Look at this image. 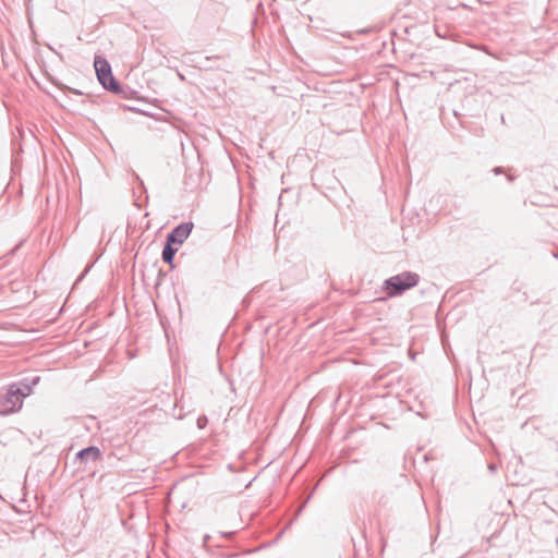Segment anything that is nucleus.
<instances>
[{"label":"nucleus","mask_w":558,"mask_h":558,"mask_svg":"<svg viewBox=\"0 0 558 558\" xmlns=\"http://www.w3.org/2000/svg\"><path fill=\"white\" fill-rule=\"evenodd\" d=\"M32 393V385L25 380L10 385L0 391V414L8 415L22 409L23 400Z\"/></svg>","instance_id":"f257e3e1"},{"label":"nucleus","mask_w":558,"mask_h":558,"mask_svg":"<svg viewBox=\"0 0 558 558\" xmlns=\"http://www.w3.org/2000/svg\"><path fill=\"white\" fill-rule=\"evenodd\" d=\"M417 282L418 276L413 272H402L393 276L385 282L387 294L389 296H395L415 287Z\"/></svg>","instance_id":"f03ea898"},{"label":"nucleus","mask_w":558,"mask_h":558,"mask_svg":"<svg viewBox=\"0 0 558 558\" xmlns=\"http://www.w3.org/2000/svg\"><path fill=\"white\" fill-rule=\"evenodd\" d=\"M192 231V223H182L178 226L169 235L168 242L173 245L180 246L190 235Z\"/></svg>","instance_id":"7ed1b4c3"},{"label":"nucleus","mask_w":558,"mask_h":558,"mask_svg":"<svg viewBox=\"0 0 558 558\" xmlns=\"http://www.w3.org/2000/svg\"><path fill=\"white\" fill-rule=\"evenodd\" d=\"M99 457H100V450H99V448L94 447V446L82 449L76 453V458L80 459L81 461H85V462H94V461L98 460Z\"/></svg>","instance_id":"20e7f679"},{"label":"nucleus","mask_w":558,"mask_h":558,"mask_svg":"<svg viewBox=\"0 0 558 558\" xmlns=\"http://www.w3.org/2000/svg\"><path fill=\"white\" fill-rule=\"evenodd\" d=\"M94 66L97 75L98 82L105 88V58L101 56H96L94 61Z\"/></svg>","instance_id":"39448f33"},{"label":"nucleus","mask_w":558,"mask_h":558,"mask_svg":"<svg viewBox=\"0 0 558 558\" xmlns=\"http://www.w3.org/2000/svg\"><path fill=\"white\" fill-rule=\"evenodd\" d=\"M178 251V247H173V244H170V242L167 241V245L165 246L162 251V259L165 263L172 265L173 257Z\"/></svg>","instance_id":"423d86ee"},{"label":"nucleus","mask_w":558,"mask_h":558,"mask_svg":"<svg viewBox=\"0 0 558 558\" xmlns=\"http://www.w3.org/2000/svg\"><path fill=\"white\" fill-rule=\"evenodd\" d=\"M107 89H110L111 92L119 94L121 93V88L118 85V83L113 80V77H109V84H107Z\"/></svg>","instance_id":"0eeeda50"},{"label":"nucleus","mask_w":558,"mask_h":558,"mask_svg":"<svg viewBox=\"0 0 558 558\" xmlns=\"http://www.w3.org/2000/svg\"><path fill=\"white\" fill-rule=\"evenodd\" d=\"M90 267H92V265H90V266H88V267H86V269L84 270V272H83V275H82V276H84L87 271H89Z\"/></svg>","instance_id":"6e6552de"},{"label":"nucleus","mask_w":558,"mask_h":558,"mask_svg":"<svg viewBox=\"0 0 558 558\" xmlns=\"http://www.w3.org/2000/svg\"><path fill=\"white\" fill-rule=\"evenodd\" d=\"M38 380H39V378H38V377H36V378H34V379H33V383H32V384H33V385H36Z\"/></svg>","instance_id":"1a4fd4ad"},{"label":"nucleus","mask_w":558,"mask_h":558,"mask_svg":"<svg viewBox=\"0 0 558 558\" xmlns=\"http://www.w3.org/2000/svg\"><path fill=\"white\" fill-rule=\"evenodd\" d=\"M106 73H107V77H108L110 74V69L108 66H107Z\"/></svg>","instance_id":"9d476101"}]
</instances>
